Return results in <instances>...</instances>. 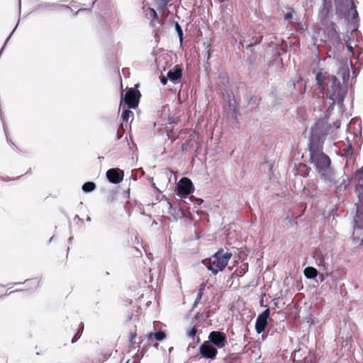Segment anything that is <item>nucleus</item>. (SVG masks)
I'll return each instance as SVG.
<instances>
[{"instance_id": "29", "label": "nucleus", "mask_w": 363, "mask_h": 363, "mask_svg": "<svg viewBox=\"0 0 363 363\" xmlns=\"http://www.w3.org/2000/svg\"><path fill=\"white\" fill-rule=\"evenodd\" d=\"M30 282H31L32 284H33L35 285V286L36 287L38 284V281L36 279H31L29 281Z\"/></svg>"}, {"instance_id": "1", "label": "nucleus", "mask_w": 363, "mask_h": 363, "mask_svg": "<svg viewBox=\"0 0 363 363\" xmlns=\"http://www.w3.org/2000/svg\"><path fill=\"white\" fill-rule=\"evenodd\" d=\"M315 82L320 89L321 93H325L326 99L330 100V104L327 112L333 109L334 104L342 105L344 99L347 94V89L342 86L340 81L334 75H330L322 69L314 71Z\"/></svg>"}, {"instance_id": "36", "label": "nucleus", "mask_w": 363, "mask_h": 363, "mask_svg": "<svg viewBox=\"0 0 363 363\" xmlns=\"http://www.w3.org/2000/svg\"><path fill=\"white\" fill-rule=\"evenodd\" d=\"M123 108V104H122V102H121V104H120V108Z\"/></svg>"}, {"instance_id": "13", "label": "nucleus", "mask_w": 363, "mask_h": 363, "mask_svg": "<svg viewBox=\"0 0 363 363\" xmlns=\"http://www.w3.org/2000/svg\"><path fill=\"white\" fill-rule=\"evenodd\" d=\"M341 69H340L338 74H340L343 80V83L347 82L350 77V69L349 65H351V62H349L347 59H346L343 62L340 63Z\"/></svg>"}, {"instance_id": "28", "label": "nucleus", "mask_w": 363, "mask_h": 363, "mask_svg": "<svg viewBox=\"0 0 363 363\" xmlns=\"http://www.w3.org/2000/svg\"><path fill=\"white\" fill-rule=\"evenodd\" d=\"M136 335H136V333H131V335H130V341H131L132 342H134V340L135 339Z\"/></svg>"}, {"instance_id": "32", "label": "nucleus", "mask_w": 363, "mask_h": 363, "mask_svg": "<svg viewBox=\"0 0 363 363\" xmlns=\"http://www.w3.org/2000/svg\"><path fill=\"white\" fill-rule=\"evenodd\" d=\"M79 338V335H78V334H76L74 335V337H73L72 342V343L75 342Z\"/></svg>"}, {"instance_id": "15", "label": "nucleus", "mask_w": 363, "mask_h": 363, "mask_svg": "<svg viewBox=\"0 0 363 363\" xmlns=\"http://www.w3.org/2000/svg\"><path fill=\"white\" fill-rule=\"evenodd\" d=\"M304 275L308 279H314L318 275V271L313 267H308L304 269Z\"/></svg>"}, {"instance_id": "2", "label": "nucleus", "mask_w": 363, "mask_h": 363, "mask_svg": "<svg viewBox=\"0 0 363 363\" xmlns=\"http://www.w3.org/2000/svg\"><path fill=\"white\" fill-rule=\"evenodd\" d=\"M231 257V252L220 250L210 258L203 260V264L216 275L225 268Z\"/></svg>"}, {"instance_id": "14", "label": "nucleus", "mask_w": 363, "mask_h": 363, "mask_svg": "<svg viewBox=\"0 0 363 363\" xmlns=\"http://www.w3.org/2000/svg\"><path fill=\"white\" fill-rule=\"evenodd\" d=\"M168 79L174 82V84L177 83L178 81L182 77V69L181 68H176L174 70H169L167 72Z\"/></svg>"}, {"instance_id": "7", "label": "nucleus", "mask_w": 363, "mask_h": 363, "mask_svg": "<svg viewBox=\"0 0 363 363\" xmlns=\"http://www.w3.org/2000/svg\"><path fill=\"white\" fill-rule=\"evenodd\" d=\"M214 347L223 348L227 342L226 335L224 333L220 331L211 332L208 335V341Z\"/></svg>"}, {"instance_id": "33", "label": "nucleus", "mask_w": 363, "mask_h": 363, "mask_svg": "<svg viewBox=\"0 0 363 363\" xmlns=\"http://www.w3.org/2000/svg\"><path fill=\"white\" fill-rule=\"evenodd\" d=\"M359 174H360V179L363 182V167L361 168V170L359 172Z\"/></svg>"}, {"instance_id": "30", "label": "nucleus", "mask_w": 363, "mask_h": 363, "mask_svg": "<svg viewBox=\"0 0 363 363\" xmlns=\"http://www.w3.org/2000/svg\"><path fill=\"white\" fill-rule=\"evenodd\" d=\"M346 140H347V143L348 147L350 148H351L352 147V142H351V140H350V138L348 136L346 138Z\"/></svg>"}, {"instance_id": "17", "label": "nucleus", "mask_w": 363, "mask_h": 363, "mask_svg": "<svg viewBox=\"0 0 363 363\" xmlns=\"http://www.w3.org/2000/svg\"><path fill=\"white\" fill-rule=\"evenodd\" d=\"M95 188H96V184L91 182H86L82 186V190L86 193L94 191L95 189Z\"/></svg>"}, {"instance_id": "5", "label": "nucleus", "mask_w": 363, "mask_h": 363, "mask_svg": "<svg viewBox=\"0 0 363 363\" xmlns=\"http://www.w3.org/2000/svg\"><path fill=\"white\" fill-rule=\"evenodd\" d=\"M359 197V203L357 205V212L354 217V230L357 229L363 230V189H357Z\"/></svg>"}, {"instance_id": "22", "label": "nucleus", "mask_w": 363, "mask_h": 363, "mask_svg": "<svg viewBox=\"0 0 363 363\" xmlns=\"http://www.w3.org/2000/svg\"><path fill=\"white\" fill-rule=\"evenodd\" d=\"M175 29H176L178 36L179 38V41L182 43V40H183V32H182V29L181 26L179 25L178 23H176Z\"/></svg>"}, {"instance_id": "3", "label": "nucleus", "mask_w": 363, "mask_h": 363, "mask_svg": "<svg viewBox=\"0 0 363 363\" xmlns=\"http://www.w3.org/2000/svg\"><path fill=\"white\" fill-rule=\"evenodd\" d=\"M310 160L318 172L330 166V157L323 153V145L318 143L309 145Z\"/></svg>"}, {"instance_id": "4", "label": "nucleus", "mask_w": 363, "mask_h": 363, "mask_svg": "<svg viewBox=\"0 0 363 363\" xmlns=\"http://www.w3.org/2000/svg\"><path fill=\"white\" fill-rule=\"evenodd\" d=\"M330 128L328 126V121L325 118L319 119L313 127L311 128L310 144L318 143L323 145L325 135Z\"/></svg>"}, {"instance_id": "25", "label": "nucleus", "mask_w": 363, "mask_h": 363, "mask_svg": "<svg viewBox=\"0 0 363 363\" xmlns=\"http://www.w3.org/2000/svg\"><path fill=\"white\" fill-rule=\"evenodd\" d=\"M294 12L293 11H291V12L287 13L285 15L284 18H285L286 20H290V19H291V18H292V17H293V14H294Z\"/></svg>"}, {"instance_id": "21", "label": "nucleus", "mask_w": 363, "mask_h": 363, "mask_svg": "<svg viewBox=\"0 0 363 363\" xmlns=\"http://www.w3.org/2000/svg\"><path fill=\"white\" fill-rule=\"evenodd\" d=\"M350 13L352 15V18H357L358 17V12L357 11V7H356L354 1H352Z\"/></svg>"}, {"instance_id": "12", "label": "nucleus", "mask_w": 363, "mask_h": 363, "mask_svg": "<svg viewBox=\"0 0 363 363\" xmlns=\"http://www.w3.org/2000/svg\"><path fill=\"white\" fill-rule=\"evenodd\" d=\"M320 177L329 185H332L335 181V172L330 166L318 172Z\"/></svg>"}, {"instance_id": "11", "label": "nucleus", "mask_w": 363, "mask_h": 363, "mask_svg": "<svg viewBox=\"0 0 363 363\" xmlns=\"http://www.w3.org/2000/svg\"><path fill=\"white\" fill-rule=\"evenodd\" d=\"M108 181L113 184L120 183L123 178V172L119 169H111L106 172Z\"/></svg>"}, {"instance_id": "6", "label": "nucleus", "mask_w": 363, "mask_h": 363, "mask_svg": "<svg viewBox=\"0 0 363 363\" xmlns=\"http://www.w3.org/2000/svg\"><path fill=\"white\" fill-rule=\"evenodd\" d=\"M194 185L190 179L182 178L177 184L178 194L182 198H186L193 191Z\"/></svg>"}, {"instance_id": "16", "label": "nucleus", "mask_w": 363, "mask_h": 363, "mask_svg": "<svg viewBox=\"0 0 363 363\" xmlns=\"http://www.w3.org/2000/svg\"><path fill=\"white\" fill-rule=\"evenodd\" d=\"M165 337L166 335L162 331L157 332L155 333H150L147 335V337L148 340H150L152 337H154L157 341L163 340L165 338Z\"/></svg>"}, {"instance_id": "19", "label": "nucleus", "mask_w": 363, "mask_h": 363, "mask_svg": "<svg viewBox=\"0 0 363 363\" xmlns=\"http://www.w3.org/2000/svg\"><path fill=\"white\" fill-rule=\"evenodd\" d=\"M331 6L330 3L328 2V0H323V6L320 11V14L322 16H325L329 12V9Z\"/></svg>"}, {"instance_id": "10", "label": "nucleus", "mask_w": 363, "mask_h": 363, "mask_svg": "<svg viewBox=\"0 0 363 363\" xmlns=\"http://www.w3.org/2000/svg\"><path fill=\"white\" fill-rule=\"evenodd\" d=\"M122 101L128 108H135L138 104L136 91L133 89H128L124 96L122 95Z\"/></svg>"}, {"instance_id": "26", "label": "nucleus", "mask_w": 363, "mask_h": 363, "mask_svg": "<svg viewBox=\"0 0 363 363\" xmlns=\"http://www.w3.org/2000/svg\"><path fill=\"white\" fill-rule=\"evenodd\" d=\"M168 79H168L167 76V77L162 76L160 77V82L163 85H165L167 83Z\"/></svg>"}, {"instance_id": "9", "label": "nucleus", "mask_w": 363, "mask_h": 363, "mask_svg": "<svg viewBox=\"0 0 363 363\" xmlns=\"http://www.w3.org/2000/svg\"><path fill=\"white\" fill-rule=\"evenodd\" d=\"M270 315L269 308L264 310L261 314L258 315L255 323V330L258 334L263 333L267 325V319Z\"/></svg>"}, {"instance_id": "8", "label": "nucleus", "mask_w": 363, "mask_h": 363, "mask_svg": "<svg viewBox=\"0 0 363 363\" xmlns=\"http://www.w3.org/2000/svg\"><path fill=\"white\" fill-rule=\"evenodd\" d=\"M199 352L201 356L206 359H215L218 350L209 342L205 341L200 347Z\"/></svg>"}, {"instance_id": "37", "label": "nucleus", "mask_w": 363, "mask_h": 363, "mask_svg": "<svg viewBox=\"0 0 363 363\" xmlns=\"http://www.w3.org/2000/svg\"><path fill=\"white\" fill-rule=\"evenodd\" d=\"M86 220H87V221H90V220H91L90 217L87 216V218H86Z\"/></svg>"}, {"instance_id": "24", "label": "nucleus", "mask_w": 363, "mask_h": 363, "mask_svg": "<svg viewBox=\"0 0 363 363\" xmlns=\"http://www.w3.org/2000/svg\"><path fill=\"white\" fill-rule=\"evenodd\" d=\"M196 332H197V330L195 327H193L192 328H191L188 332H187V335L191 337V338H193L194 337V336L196 335Z\"/></svg>"}, {"instance_id": "35", "label": "nucleus", "mask_w": 363, "mask_h": 363, "mask_svg": "<svg viewBox=\"0 0 363 363\" xmlns=\"http://www.w3.org/2000/svg\"><path fill=\"white\" fill-rule=\"evenodd\" d=\"M162 4L164 6L167 4V0H160Z\"/></svg>"}, {"instance_id": "23", "label": "nucleus", "mask_w": 363, "mask_h": 363, "mask_svg": "<svg viewBox=\"0 0 363 363\" xmlns=\"http://www.w3.org/2000/svg\"><path fill=\"white\" fill-rule=\"evenodd\" d=\"M204 287H205V285L201 286L199 291L197 294L196 298V302H198L201 300L202 295H203V290Z\"/></svg>"}, {"instance_id": "27", "label": "nucleus", "mask_w": 363, "mask_h": 363, "mask_svg": "<svg viewBox=\"0 0 363 363\" xmlns=\"http://www.w3.org/2000/svg\"><path fill=\"white\" fill-rule=\"evenodd\" d=\"M340 124L341 123H340V121H336L335 122H334L333 125L337 129V128H340Z\"/></svg>"}, {"instance_id": "18", "label": "nucleus", "mask_w": 363, "mask_h": 363, "mask_svg": "<svg viewBox=\"0 0 363 363\" xmlns=\"http://www.w3.org/2000/svg\"><path fill=\"white\" fill-rule=\"evenodd\" d=\"M145 13H146V16L147 17L150 19V20H155V19H157V12L155 11V9H151V8H147L146 10H145Z\"/></svg>"}, {"instance_id": "20", "label": "nucleus", "mask_w": 363, "mask_h": 363, "mask_svg": "<svg viewBox=\"0 0 363 363\" xmlns=\"http://www.w3.org/2000/svg\"><path fill=\"white\" fill-rule=\"evenodd\" d=\"M133 116V113L131 111L128 109H124L122 112V119L123 122H127L130 117Z\"/></svg>"}, {"instance_id": "34", "label": "nucleus", "mask_w": 363, "mask_h": 363, "mask_svg": "<svg viewBox=\"0 0 363 363\" xmlns=\"http://www.w3.org/2000/svg\"><path fill=\"white\" fill-rule=\"evenodd\" d=\"M48 6H49V7H50V9H52V8L55 7V6H56V5H55V4H48Z\"/></svg>"}, {"instance_id": "31", "label": "nucleus", "mask_w": 363, "mask_h": 363, "mask_svg": "<svg viewBox=\"0 0 363 363\" xmlns=\"http://www.w3.org/2000/svg\"><path fill=\"white\" fill-rule=\"evenodd\" d=\"M347 50L350 52L353 53V48L350 44L347 45Z\"/></svg>"}]
</instances>
